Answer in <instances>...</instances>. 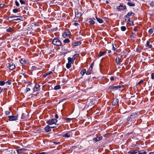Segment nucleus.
Returning <instances> with one entry per match:
<instances>
[{"label":"nucleus","instance_id":"14","mask_svg":"<svg viewBox=\"0 0 154 154\" xmlns=\"http://www.w3.org/2000/svg\"><path fill=\"white\" fill-rule=\"evenodd\" d=\"M26 150V149H25L23 148H22L20 149H17V153L18 154L21 153L25 151V150Z\"/></svg>","mask_w":154,"mask_h":154},{"label":"nucleus","instance_id":"1","mask_svg":"<svg viewBox=\"0 0 154 154\" xmlns=\"http://www.w3.org/2000/svg\"><path fill=\"white\" fill-rule=\"evenodd\" d=\"M139 115L138 112H134L132 113L129 116H128L127 118V120L128 121L130 122L133 120L134 121L135 120V119Z\"/></svg>","mask_w":154,"mask_h":154},{"label":"nucleus","instance_id":"19","mask_svg":"<svg viewBox=\"0 0 154 154\" xmlns=\"http://www.w3.org/2000/svg\"><path fill=\"white\" fill-rule=\"evenodd\" d=\"M146 46L149 48H151L152 47V45L150 44V42L149 41H147L146 42Z\"/></svg>","mask_w":154,"mask_h":154},{"label":"nucleus","instance_id":"27","mask_svg":"<svg viewBox=\"0 0 154 154\" xmlns=\"http://www.w3.org/2000/svg\"><path fill=\"white\" fill-rule=\"evenodd\" d=\"M79 54H75L72 57V60H74L75 59L79 56Z\"/></svg>","mask_w":154,"mask_h":154},{"label":"nucleus","instance_id":"50","mask_svg":"<svg viewBox=\"0 0 154 154\" xmlns=\"http://www.w3.org/2000/svg\"><path fill=\"white\" fill-rule=\"evenodd\" d=\"M93 66H94V63H91V65L90 67H89V68L91 69H92Z\"/></svg>","mask_w":154,"mask_h":154},{"label":"nucleus","instance_id":"5","mask_svg":"<svg viewBox=\"0 0 154 154\" xmlns=\"http://www.w3.org/2000/svg\"><path fill=\"white\" fill-rule=\"evenodd\" d=\"M70 34V31L68 30H66L63 34L62 35L64 38H66L69 36Z\"/></svg>","mask_w":154,"mask_h":154},{"label":"nucleus","instance_id":"26","mask_svg":"<svg viewBox=\"0 0 154 154\" xmlns=\"http://www.w3.org/2000/svg\"><path fill=\"white\" fill-rule=\"evenodd\" d=\"M120 59L119 57H117L116 59V62L117 63V64L118 65L120 62Z\"/></svg>","mask_w":154,"mask_h":154},{"label":"nucleus","instance_id":"47","mask_svg":"<svg viewBox=\"0 0 154 154\" xmlns=\"http://www.w3.org/2000/svg\"><path fill=\"white\" fill-rule=\"evenodd\" d=\"M33 92H36L38 91V89L37 88H35L34 87L33 88Z\"/></svg>","mask_w":154,"mask_h":154},{"label":"nucleus","instance_id":"15","mask_svg":"<svg viewBox=\"0 0 154 154\" xmlns=\"http://www.w3.org/2000/svg\"><path fill=\"white\" fill-rule=\"evenodd\" d=\"M134 13L131 12H128L127 14L125 16V17H128L130 16H134Z\"/></svg>","mask_w":154,"mask_h":154},{"label":"nucleus","instance_id":"24","mask_svg":"<svg viewBox=\"0 0 154 154\" xmlns=\"http://www.w3.org/2000/svg\"><path fill=\"white\" fill-rule=\"evenodd\" d=\"M96 18L97 21L100 23H102L103 22V20L100 18H98L97 16L95 17Z\"/></svg>","mask_w":154,"mask_h":154},{"label":"nucleus","instance_id":"25","mask_svg":"<svg viewBox=\"0 0 154 154\" xmlns=\"http://www.w3.org/2000/svg\"><path fill=\"white\" fill-rule=\"evenodd\" d=\"M14 29H13L11 27H9L8 29H6V31L7 32H11L14 31Z\"/></svg>","mask_w":154,"mask_h":154},{"label":"nucleus","instance_id":"23","mask_svg":"<svg viewBox=\"0 0 154 154\" xmlns=\"http://www.w3.org/2000/svg\"><path fill=\"white\" fill-rule=\"evenodd\" d=\"M92 70V69H91L89 68L87 71H86V75H90L91 73Z\"/></svg>","mask_w":154,"mask_h":154},{"label":"nucleus","instance_id":"53","mask_svg":"<svg viewBox=\"0 0 154 154\" xmlns=\"http://www.w3.org/2000/svg\"><path fill=\"white\" fill-rule=\"evenodd\" d=\"M151 79H154V72L153 73H152L151 75Z\"/></svg>","mask_w":154,"mask_h":154},{"label":"nucleus","instance_id":"18","mask_svg":"<svg viewBox=\"0 0 154 154\" xmlns=\"http://www.w3.org/2000/svg\"><path fill=\"white\" fill-rule=\"evenodd\" d=\"M127 4L130 6L134 7L135 5L134 3L131 2V1L128 2Z\"/></svg>","mask_w":154,"mask_h":154},{"label":"nucleus","instance_id":"59","mask_svg":"<svg viewBox=\"0 0 154 154\" xmlns=\"http://www.w3.org/2000/svg\"><path fill=\"white\" fill-rule=\"evenodd\" d=\"M5 5L4 4H0V7H3Z\"/></svg>","mask_w":154,"mask_h":154},{"label":"nucleus","instance_id":"6","mask_svg":"<svg viewBox=\"0 0 154 154\" xmlns=\"http://www.w3.org/2000/svg\"><path fill=\"white\" fill-rule=\"evenodd\" d=\"M56 127V126L50 127L48 125L46 126L44 128V130L45 132H48L51 131V128H53Z\"/></svg>","mask_w":154,"mask_h":154},{"label":"nucleus","instance_id":"49","mask_svg":"<svg viewBox=\"0 0 154 154\" xmlns=\"http://www.w3.org/2000/svg\"><path fill=\"white\" fill-rule=\"evenodd\" d=\"M143 82V80H141V81H140L138 83L137 85H141V84H142Z\"/></svg>","mask_w":154,"mask_h":154},{"label":"nucleus","instance_id":"61","mask_svg":"<svg viewBox=\"0 0 154 154\" xmlns=\"http://www.w3.org/2000/svg\"><path fill=\"white\" fill-rule=\"evenodd\" d=\"M55 117L56 119H58V116L57 114H56L55 115Z\"/></svg>","mask_w":154,"mask_h":154},{"label":"nucleus","instance_id":"37","mask_svg":"<svg viewBox=\"0 0 154 154\" xmlns=\"http://www.w3.org/2000/svg\"><path fill=\"white\" fill-rule=\"evenodd\" d=\"M71 64L69 63H67L66 66V68L67 69L70 68L71 66Z\"/></svg>","mask_w":154,"mask_h":154},{"label":"nucleus","instance_id":"36","mask_svg":"<svg viewBox=\"0 0 154 154\" xmlns=\"http://www.w3.org/2000/svg\"><path fill=\"white\" fill-rule=\"evenodd\" d=\"M153 29L150 28L148 31V33L149 34H151L153 33Z\"/></svg>","mask_w":154,"mask_h":154},{"label":"nucleus","instance_id":"10","mask_svg":"<svg viewBox=\"0 0 154 154\" xmlns=\"http://www.w3.org/2000/svg\"><path fill=\"white\" fill-rule=\"evenodd\" d=\"M15 17H18V18H16V19H14V20H20L21 21H23L25 19L24 17L22 16H14Z\"/></svg>","mask_w":154,"mask_h":154},{"label":"nucleus","instance_id":"29","mask_svg":"<svg viewBox=\"0 0 154 154\" xmlns=\"http://www.w3.org/2000/svg\"><path fill=\"white\" fill-rule=\"evenodd\" d=\"M52 73L51 71H49L47 72L46 73H45L43 75V76L45 77H46L48 75H49L51 74Z\"/></svg>","mask_w":154,"mask_h":154},{"label":"nucleus","instance_id":"63","mask_svg":"<svg viewBox=\"0 0 154 154\" xmlns=\"http://www.w3.org/2000/svg\"><path fill=\"white\" fill-rule=\"evenodd\" d=\"M133 30L135 32H137V29L136 28H134L133 29Z\"/></svg>","mask_w":154,"mask_h":154},{"label":"nucleus","instance_id":"17","mask_svg":"<svg viewBox=\"0 0 154 154\" xmlns=\"http://www.w3.org/2000/svg\"><path fill=\"white\" fill-rule=\"evenodd\" d=\"M62 136L63 137H70V133H67L63 134Z\"/></svg>","mask_w":154,"mask_h":154},{"label":"nucleus","instance_id":"30","mask_svg":"<svg viewBox=\"0 0 154 154\" xmlns=\"http://www.w3.org/2000/svg\"><path fill=\"white\" fill-rule=\"evenodd\" d=\"M70 42V40L69 39L67 38L66 39H65L63 41V42L64 43H69Z\"/></svg>","mask_w":154,"mask_h":154},{"label":"nucleus","instance_id":"55","mask_svg":"<svg viewBox=\"0 0 154 154\" xmlns=\"http://www.w3.org/2000/svg\"><path fill=\"white\" fill-rule=\"evenodd\" d=\"M73 25H74L75 26H77L78 25H79V23H78L75 22L73 23Z\"/></svg>","mask_w":154,"mask_h":154},{"label":"nucleus","instance_id":"64","mask_svg":"<svg viewBox=\"0 0 154 154\" xmlns=\"http://www.w3.org/2000/svg\"><path fill=\"white\" fill-rule=\"evenodd\" d=\"M136 146V144H132L131 146L132 147H134V146Z\"/></svg>","mask_w":154,"mask_h":154},{"label":"nucleus","instance_id":"12","mask_svg":"<svg viewBox=\"0 0 154 154\" xmlns=\"http://www.w3.org/2000/svg\"><path fill=\"white\" fill-rule=\"evenodd\" d=\"M20 62L22 65H23L26 64V61L24 58H22L20 60Z\"/></svg>","mask_w":154,"mask_h":154},{"label":"nucleus","instance_id":"3","mask_svg":"<svg viewBox=\"0 0 154 154\" xmlns=\"http://www.w3.org/2000/svg\"><path fill=\"white\" fill-rule=\"evenodd\" d=\"M57 120L56 119H50L46 122V123L49 125H52L55 124L57 122Z\"/></svg>","mask_w":154,"mask_h":154},{"label":"nucleus","instance_id":"44","mask_svg":"<svg viewBox=\"0 0 154 154\" xmlns=\"http://www.w3.org/2000/svg\"><path fill=\"white\" fill-rule=\"evenodd\" d=\"M5 83H7L9 85H10L11 84V80H8L5 82Z\"/></svg>","mask_w":154,"mask_h":154},{"label":"nucleus","instance_id":"54","mask_svg":"<svg viewBox=\"0 0 154 154\" xmlns=\"http://www.w3.org/2000/svg\"><path fill=\"white\" fill-rule=\"evenodd\" d=\"M76 148V146H72L70 147L71 149H75Z\"/></svg>","mask_w":154,"mask_h":154},{"label":"nucleus","instance_id":"7","mask_svg":"<svg viewBox=\"0 0 154 154\" xmlns=\"http://www.w3.org/2000/svg\"><path fill=\"white\" fill-rule=\"evenodd\" d=\"M126 6L125 5H123L122 4H121L120 5L118 6L117 8L119 11L123 10L126 8Z\"/></svg>","mask_w":154,"mask_h":154},{"label":"nucleus","instance_id":"39","mask_svg":"<svg viewBox=\"0 0 154 154\" xmlns=\"http://www.w3.org/2000/svg\"><path fill=\"white\" fill-rule=\"evenodd\" d=\"M26 0H20V2L21 4H26Z\"/></svg>","mask_w":154,"mask_h":154},{"label":"nucleus","instance_id":"11","mask_svg":"<svg viewBox=\"0 0 154 154\" xmlns=\"http://www.w3.org/2000/svg\"><path fill=\"white\" fill-rule=\"evenodd\" d=\"M103 137L102 136L98 137L97 136L96 137H94L93 138V140L95 143L97 141H100L103 139Z\"/></svg>","mask_w":154,"mask_h":154},{"label":"nucleus","instance_id":"2","mask_svg":"<svg viewBox=\"0 0 154 154\" xmlns=\"http://www.w3.org/2000/svg\"><path fill=\"white\" fill-rule=\"evenodd\" d=\"M52 43L53 45L57 46H61L62 44L61 41L57 38H55L53 39L52 41Z\"/></svg>","mask_w":154,"mask_h":154},{"label":"nucleus","instance_id":"13","mask_svg":"<svg viewBox=\"0 0 154 154\" xmlns=\"http://www.w3.org/2000/svg\"><path fill=\"white\" fill-rule=\"evenodd\" d=\"M138 152V151L137 150H131L128 152V153L129 154H136Z\"/></svg>","mask_w":154,"mask_h":154},{"label":"nucleus","instance_id":"57","mask_svg":"<svg viewBox=\"0 0 154 154\" xmlns=\"http://www.w3.org/2000/svg\"><path fill=\"white\" fill-rule=\"evenodd\" d=\"M54 143L55 145L59 144H60V142H54Z\"/></svg>","mask_w":154,"mask_h":154},{"label":"nucleus","instance_id":"40","mask_svg":"<svg viewBox=\"0 0 154 154\" xmlns=\"http://www.w3.org/2000/svg\"><path fill=\"white\" fill-rule=\"evenodd\" d=\"M121 30L123 31H125L126 29V28L124 26H122L121 27Z\"/></svg>","mask_w":154,"mask_h":154},{"label":"nucleus","instance_id":"41","mask_svg":"<svg viewBox=\"0 0 154 154\" xmlns=\"http://www.w3.org/2000/svg\"><path fill=\"white\" fill-rule=\"evenodd\" d=\"M13 12L14 13H17L18 12V9L17 8H14L13 10Z\"/></svg>","mask_w":154,"mask_h":154},{"label":"nucleus","instance_id":"58","mask_svg":"<svg viewBox=\"0 0 154 154\" xmlns=\"http://www.w3.org/2000/svg\"><path fill=\"white\" fill-rule=\"evenodd\" d=\"M70 119V118H66L65 119L66 120H68V121H70V120L71 119Z\"/></svg>","mask_w":154,"mask_h":154},{"label":"nucleus","instance_id":"28","mask_svg":"<svg viewBox=\"0 0 154 154\" xmlns=\"http://www.w3.org/2000/svg\"><path fill=\"white\" fill-rule=\"evenodd\" d=\"M75 15H76V16L77 17H80L81 16L82 14L81 13L78 12H76L75 13Z\"/></svg>","mask_w":154,"mask_h":154},{"label":"nucleus","instance_id":"48","mask_svg":"<svg viewBox=\"0 0 154 154\" xmlns=\"http://www.w3.org/2000/svg\"><path fill=\"white\" fill-rule=\"evenodd\" d=\"M15 4H16V5L17 6H19L20 5V4H19V3L17 1H16L15 2Z\"/></svg>","mask_w":154,"mask_h":154},{"label":"nucleus","instance_id":"22","mask_svg":"<svg viewBox=\"0 0 154 154\" xmlns=\"http://www.w3.org/2000/svg\"><path fill=\"white\" fill-rule=\"evenodd\" d=\"M68 63L71 64L73 63L74 62V60H72V59L70 57H68Z\"/></svg>","mask_w":154,"mask_h":154},{"label":"nucleus","instance_id":"51","mask_svg":"<svg viewBox=\"0 0 154 154\" xmlns=\"http://www.w3.org/2000/svg\"><path fill=\"white\" fill-rule=\"evenodd\" d=\"M138 154H146V151H144L143 152H139Z\"/></svg>","mask_w":154,"mask_h":154},{"label":"nucleus","instance_id":"9","mask_svg":"<svg viewBox=\"0 0 154 154\" xmlns=\"http://www.w3.org/2000/svg\"><path fill=\"white\" fill-rule=\"evenodd\" d=\"M119 100L117 98H115L113 99L112 104L114 106H117L119 105Z\"/></svg>","mask_w":154,"mask_h":154},{"label":"nucleus","instance_id":"4","mask_svg":"<svg viewBox=\"0 0 154 154\" xmlns=\"http://www.w3.org/2000/svg\"><path fill=\"white\" fill-rule=\"evenodd\" d=\"M7 66L9 69L11 70L14 69L15 67V65L11 62L8 63Z\"/></svg>","mask_w":154,"mask_h":154},{"label":"nucleus","instance_id":"34","mask_svg":"<svg viewBox=\"0 0 154 154\" xmlns=\"http://www.w3.org/2000/svg\"><path fill=\"white\" fill-rule=\"evenodd\" d=\"M116 45L115 44H112V49L115 51L116 50Z\"/></svg>","mask_w":154,"mask_h":154},{"label":"nucleus","instance_id":"38","mask_svg":"<svg viewBox=\"0 0 154 154\" xmlns=\"http://www.w3.org/2000/svg\"><path fill=\"white\" fill-rule=\"evenodd\" d=\"M89 23L91 25H94L95 23L94 21L93 20L90 19V20L89 21Z\"/></svg>","mask_w":154,"mask_h":154},{"label":"nucleus","instance_id":"8","mask_svg":"<svg viewBox=\"0 0 154 154\" xmlns=\"http://www.w3.org/2000/svg\"><path fill=\"white\" fill-rule=\"evenodd\" d=\"M8 117L9 118V121H14L16 120L18 118V116H9Z\"/></svg>","mask_w":154,"mask_h":154},{"label":"nucleus","instance_id":"60","mask_svg":"<svg viewBox=\"0 0 154 154\" xmlns=\"http://www.w3.org/2000/svg\"><path fill=\"white\" fill-rule=\"evenodd\" d=\"M36 154H46V153L45 152H42L40 153H36Z\"/></svg>","mask_w":154,"mask_h":154},{"label":"nucleus","instance_id":"43","mask_svg":"<svg viewBox=\"0 0 154 154\" xmlns=\"http://www.w3.org/2000/svg\"><path fill=\"white\" fill-rule=\"evenodd\" d=\"M11 112L10 111H6L5 112V114L6 115H9L10 113Z\"/></svg>","mask_w":154,"mask_h":154},{"label":"nucleus","instance_id":"31","mask_svg":"<svg viewBox=\"0 0 154 154\" xmlns=\"http://www.w3.org/2000/svg\"><path fill=\"white\" fill-rule=\"evenodd\" d=\"M81 43L79 42H76L74 43V45L75 46H78L80 45Z\"/></svg>","mask_w":154,"mask_h":154},{"label":"nucleus","instance_id":"62","mask_svg":"<svg viewBox=\"0 0 154 154\" xmlns=\"http://www.w3.org/2000/svg\"><path fill=\"white\" fill-rule=\"evenodd\" d=\"M32 68L34 69V70H35L36 69H37L36 68V67L35 66H33L32 67Z\"/></svg>","mask_w":154,"mask_h":154},{"label":"nucleus","instance_id":"32","mask_svg":"<svg viewBox=\"0 0 154 154\" xmlns=\"http://www.w3.org/2000/svg\"><path fill=\"white\" fill-rule=\"evenodd\" d=\"M61 88L60 86V85H57L54 88V89L55 90L59 89Z\"/></svg>","mask_w":154,"mask_h":154},{"label":"nucleus","instance_id":"46","mask_svg":"<svg viewBox=\"0 0 154 154\" xmlns=\"http://www.w3.org/2000/svg\"><path fill=\"white\" fill-rule=\"evenodd\" d=\"M122 86L123 87V86H122L121 85H117V86H116V90L120 88H121Z\"/></svg>","mask_w":154,"mask_h":154},{"label":"nucleus","instance_id":"52","mask_svg":"<svg viewBox=\"0 0 154 154\" xmlns=\"http://www.w3.org/2000/svg\"><path fill=\"white\" fill-rule=\"evenodd\" d=\"M26 91L27 92L30 91V88L27 87L26 88Z\"/></svg>","mask_w":154,"mask_h":154},{"label":"nucleus","instance_id":"56","mask_svg":"<svg viewBox=\"0 0 154 154\" xmlns=\"http://www.w3.org/2000/svg\"><path fill=\"white\" fill-rule=\"evenodd\" d=\"M110 80L112 81H113L114 80V78L113 76H111L110 77Z\"/></svg>","mask_w":154,"mask_h":154},{"label":"nucleus","instance_id":"21","mask_svg":"<svg viewBox=\"0 0 154 154\" xmlns=\"http://www.w3.org/2000/svg\"><path fill=\"white\" fill-rule=\"evenodd\" d=\"M109 88L111 91H112L113 90H116V86L111 85L109 86Z\"/></svg>","mask_w":154,"mask_h":154},{"label":"nucleus","instance_id":"20","mask_svg":"<svg viewBox=\"0 0 154 154\" xmlns=\"http://www.w3.org/2000/svg\"><path fill=\"white\" fill-rule=\"evenodd\" d=\"M86 70L85 69H82L81 72H80V74L81 75L83 76V75L85 74H86Z\"/></svg>","mask_w":154,"mask_h":154},{"label":"nucleus","instance_id":"35","mask_svg":"<svg viewBox=\"0 0 154 154\" xmlns=\"http://www.w3.org/2000/svg\"><path fill=\"white\" fill-rule=\"evenodd\" d=\"M34 87L38 90L39 89L40 86L38 84H36L35 85Z\"/></svg>","mask_w":154,"mask_h":154},{"label":"nucleus","instance_id":"42","mask_svg":"<svg viewBox=\"0 0 154 154\" xmlns=\"http://www.w3.org/2000/svg\"><path fill=\"white\" fill-rule=\"evenodd\" d=\"M5 82L3 81H0V85L1 86H3L5 85Z\"/></svg>","mask_w":154,"mask_h":154},{"label":"nucleus","instance_id":"33","mask_svg":"<svg viewBox=\"0 0 154 154\" xmlns=\"http://www.w3.org/2000/svg\"><path fill=\"white\" fill-rule=\"evenodd\" d=\"M15 18V17L12 16L9 17L8 19V20L10 21H11L13 20H14V19H12L13 18Z\"/></svg>","mask_w":154,"mask_h":154},{"label":"nucleus","instance_id":"16","mask_svg":"<svg viewBox=\"0 0 154 154\" xmlns=\"http://www.w3.org/2000/svg\"><path fill=\"white\" fill-rule=\"evenodd\" d=\"M106 53V51H105L104 52L100 51L99 53V54L98 55V57H100L102 56H103L105 55Z\"/></svg>","mask_w":154,"mask_h":154},{"label":"nucleus","instance_id":"45","mask_svg":"<svg viewBox=\"0 0 154 154\" xmlns=\"http://www.w3.org/2000/svg\"><path fill=\"white\" fill-rule=\"evenodd\" d=\"M150 6L152 7H153L154 6V1H152L150 3Z\"/></svg>","mask_w":154,"mask_h":154}]
</instances>
